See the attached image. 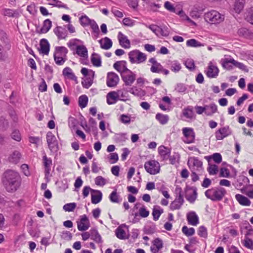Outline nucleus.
<instances>
[{"instance_id": "45", "label": "nucleus", "mask_w": 253, "mask_h": 253, "mask_svg": "<svg viewBox=\"0 0 253 253\" xmlns=\"http://www.w3.org/2000/svg\"><path fill=\"white\" fill-rule=\"evenodd\" d=\"M156 119L161 124H166L169 120V117L168 115H164L160 113H158L156 115Z\"/></svg>"}, {"instance_id": "51", "label": "nucleus", "mask_w": 253, "mask_h": 253, "mask_svg": "<svg viewBox=\"0 0 253 253\" xmlns=\"http://www.w3.org/2000/svg\"><path fill=\"white\" fill-rule=\"evenodd\" d=\"M49 1H50L49 4L51 5L58 7L59 8H64L65 9H68V7H67V5L64 4L61 1H59L58 0H49Z\"/></svg>"}, {"instance_id": "44", "label": "nucleus", "mask_w": 253, "mask_h": 253, "mask_svg": "<svg viewBox=\"0 0 253 253\" xmlns=\"http://www.w3.org/2000/svg\"><path fill=\"white\" fill-rule=\"evenodd\" d=\"M238 33L240 36L247 38H253V33L246 28H242L238 30Z\"/></svg>"}, {"instance_id": "21", "label": "nucleus", "mask_w": 253, "mask_h": 253, "mask_svg": "<svg viewBox=\"0 0 253 253\" xmlns=\"http://www.w3.org/2000/svg\"><path fill=\"white\" fill-rule=\"evenodd\" d=\"M53 31L59 40L65 39L67 37L68 32L64 27L57 26L54 29Z\"/></svg>"}, {"instance_id": "6", "label": "nucleus", "mask_w": 253, "mask_h": 253, "mask_svg": "<svg viewBox=\"0 0 253 253\" xmlns=\"http://www.w3.org/2000/svg\"><path fill=\"white\" fill-rule=\"evenodd\" d=\"M128 55L129 61L132 64H141L145 62L147 59V55L137 49L130 51Z\"/></svg>"}, {"instance_id": "14", "label": "nucleus", "mask_w": 253, "mask_h": 253, "mask_svg": "<svg viewBox=\"0 0 253 253\" xmlns=\"http://www.w3.org/2000/svg\"><path fill=\"white\" fill-rule=\"evenodd\" d=\"M46 141L49 149L55 150L58 148V142L55 136L50 131L46 134Z\"/></svg>"}, {"instance_id": "9", "label": "nucleus", "mask_w": 253, "mask_h": 253, "mask_svg": "<svg viewBox=\"0 0 253 253\" xmlns=\"http://www.w3.org/2000/svg\"><path fill=\"white\" fill-rule=\"evenodd\" d=\"M121 76L126 86H131L136 80V74L129 69L122 73Z\"/></svg>"}, {"instance_id": "5", "label": "nucleus", "mask_w": 253, "mask_h": 253, "mask_svg": "<svg viewBox=\"0 0 253 253\" xmlns=\"http://www.w3.org/2000/svg\"><path fill=\"white\" fill-rule=\"evenodd\" d=\"M175 193L176 198L170 205V209L172 211L180 209L184 202L183 191L181 187L177 186L175 189Z\"/></svg>"}, {"instance_id": "41", "label": "nucleus", "mask_w": 253, "mask_h": 253, "mask_svg": "<svg viewBox=\"0 0 253 253\" xmlns=\"http://www.w3.org/2000/svg\"><path fill=\"white\" fill-rule=\"evenodd\" d=\"M217 106L214 103L206 105L205 114L207 116H211L217 111Z\"/></svg>"}, {"instance_id": "47", "label": "nucleus", "mask_w": 253, "mask_h": 253, "mask_svg": "<svg viewBox=\"0 0 253 253\" xmlns=\"http://www.w3.org/2000/svg\"><path fill=\"white\" fill-rule=\"evenodd\" d=\"M109 200L112 203H120L121 199H120V196L117 192V189H115L110 194L109 197Z\"/></svg>"}, {"instance_id": "27", "label": "nucleus", "mask_w": 253, "mask_h": 253, "mask_svg": "<svg viewBox=\"0 0 253 253\" xmlns=\"http://www.w3.org/2000/svg\"><path fill=\"white\" fill-rule=\"evenodd\" d=\"M91 203L93 204H97L101 201L102 194L99 190H92V193H91Z\"/></svg>"}, {"instance_id": "30", "label": "nucleus", "mask_w": 253, "mask_h": 253, "mask_svg": "<svg viewBox=\"0 0 253 253\" xmlns=\"http://www.w3.org/2000/svg\"><path fill=\"white\" fill-rule=\"evenodd\" d=\"M203 11L202 8L198 4L194 5L190 12V15L194 19H198L200 17L201 12Z\"/></svg>"}, {"instance_id": "57", "label": "nucleus", "mask_w": 253, "mask_h": 253, "mask_svg": "<svg viewBox=\"0 0 253 253\" xmlns=\"http://www.w3.org/2000/svg\"><path fill=\"white\" fill-rule=\"evenodd\" d=\"M198 234L201 237L207 238L208 232L207 228L204 226H201L199 227Z\"/></svg>"}, {"instance_id": "3", "label": "nucleus", "mask_w": 253, "mask_h": 253, "mask_svg": "<svg viewBox=\"0 0 253 253\" xmlns=\"http://www.w3.org/2000/svg\"><path fill=\"white\" fill-rule=\"evenodd\" d=\"M81 25L83 27L90 26L92 29V37L93 39H96L99 37V29L96 22L93 19L89 18L86 15H83L79 18Z\"/></svg>"}, {"instance_id": "37", "label": "nucleus", "mask_w": 253, "mask_h": 253, "mask_svg": "<svg viewBox=\"0 0 253 253\" xmlns=\"http://www.w3.org/2000/svg\"><path fill=\"white\" fill-rule=\"evenodd\" d=\"M182 115L186 119L192 120L195 118V114L191 106H188L182 110Z\"/></svg>"}, {"instance_id": "61", "label": "nucleus", "mask_w": 253, "mask_h": 253, "mask_svg": "<svg viewBox=\"0 0 253 253\" xmlns=\"http://www.w3.org/2000/svg\"><path fill=\"white\" fill-rule=\"evenodd\" d=\"M8 58L7 52L4 50L3 47L0 44V60L2 61H5Z\"/></svg>"}, {"instance_id": "28", "label": "nucleus", "mask_w": 253, "mask_h": 253, "mask_svg": "<svg viewBox=\"0 0 253 253\" xmlns=\"http://www.w3.org/2000/svg\"><path fill=\"white\" fill-rule=\"evenodd\" d=\"M158 152L163 160H167L170 154V150L163 145L160 146L158 148Z\"/></svg>"}, {"instance_id": "59", "label": "nucleus", "mask_w": 253, "mask_h": 253, "mask_svg": "<svg viewBox=\"0 0 253 253\" xmlns=\"http://www.w3.org/2000/svg\"><path fill=\"white\" fill-rule=\"evenodd\" d=\"M76 204L75 203H71L65 204L63 207V210L66 211H72L76 207Z\"/></svg>"}, {"instance_id": "15", "label": "nucleus", "mask_w": 253, "mask_h": 253, "mask_svg": "<svg viewBox=\"0 0 253 253\" xmlns=\"http://www.w3.org/2000/svg\"><path fill=\"white\" fill-rule=\"evenodd\" d=\"M78 229L83 231L87 230L90 227L89 221L85 214L80 216V220L77 222Z\"/></svg>"}, {"instance_id": "16", "label": "nucleus", "mask_w": 253, "mask_h": 253, "mask_svg": "<svg viewBox=\"0 0 253 253\" xmlns=\"http://www.w3.org/2000/svg\"><path fill=\"white\" fill-rule=\"evenodd\" d=\"M250 180L248 178L244 175H240L238 177L236 183V187L242 192V190L245 189L249 186Z\"/></svg>"}, {"instance_id": "24", "label": "nucleus", "mask_w": 253, "mask_h": 253, "mask_svg": "<svg viewBox=\"0 0 253 253\" xmlns=\"http://www.w3.org/2000/svg\"><path fill=\"white\" fill-rule=\"evenodd\" d=\"M222 67L227 70H231L235 65V60L234 59H222L220 61Z\"/></svg>"}, {"instance_id": "4", "label": "nucleus", "mask_w": 253, "mask_h": 253, "mask_svg": "<svg viewBox=\"0 0 253 253\" xmlns=\"http://www.w3.org/2000/svg\"><path fill=\"white\" fill-rule=\"evenodd\" d=\"M205 20L211 24H219L224 20V15L215 10H211L204 14Z\"/></svg>"}, {"instance_id": "60", "label": "nucleus", "mask_w": 253, "mask_h": 253, "mask_svg": "<svg viewBox=\"0 0 253 253\" xmlns=\"http://www.w3.org/2000/svg\"><path fill=\"white\" fill-rule=\"evenodd\" d=\"M127 139L126 134L124 133L117 134L115 136V140L117 142L121 143L125 142Z\"/></svg>"}, {"instance_id": "1", "label": "nucleus", "mask_w": 253, "mask_h": 253, "mask_svg": "<svg viewBox=\"0 0 253 253\" xmlns=\"http://www.w3.org/2000/svg\"><path fill=\"white\" fill-rule=\"evenodd\" d=\"M3 183L7 192H14L21 185V176L18 172L14 170H7L4 173Z\"/></svg>"}, {"instance_id": "33", "label": "nucleus", "mask_w": 253, "mask_h": 253, "mask_svg": "<svg viewBox=\"0 0 253 253\" xmlns=\"http://www.w3.org/2000/svg\"><path fill=\"white\" fill-rule=\"evenodd\" d=\"M235 198L239 204L244 206H249L251 204L250 200L246 197L238 194L235 195Z\"/></svg>"}, {"instance_id": "36", "label": "nucleus", "mask_w": 253, "mask_h": 253, "mask_svg": "<svg viewBox=\"0 0 253 253\" xmlns=\"http://www.w3.org/2000/svg\"><path fill=\"white\" fill-rule=\"evenodd\" d=\"M3 15L8 17L17 18L20 15L19 12L17 10H14L9 8H4L3 9Z\"/></svg>"}, {"instance_id": "50", "label": "nucleus", "mask_w": 253, "mask_h": 253, "mask_svg": "<svg viewBox=\"0 0 253 253\" xmlns=\"http://www.w3.org/2000/svg\"><path fill=\"white\" fill-rule=\"evenodd\" d=\"M88 97L86 95H82L79 98V106L81 108H84L87 106Z\"/></svg>"}, {"instance_id": "7", "label": "nucleus", "mask_w": 253, "mask_h": 253, "mask_svg": "<svg viewBox=\"0 0 253 253\" xmlns=\"http://www.w3.org/2000/svg\"><path fill=\"white\" fill-rule=\"evenodd\" d=\"M188 165L192 171L202 173L203 171V162L197 157H190L188 159Z\"/></svg>"}, {"instance_id": "26", "label": "nucleus", "mask_w": 253, "mask_h": 253, "mask_svg": "<svg viewBox=\"0 0 253 253\" xmlns=\"http://www.w3.org/2000/svg\"><path fill=\"white\" fill-rule=\"evenodd\" d=\"M168 67L173 72L177 73L181 69L180 63L177 60H169L167 62Z\"/></svg>"}, {"instance_id": "17", "label": "nucleus", "mask_w": 253, "mask_h": 253, "mask_svg": "<svg viewBox=\"0 0 253 253\" xmlns=\"http://www.w3.org/2000/svg\"><path fill=\"white\" fill-rule=\"evenodd\" d=\"M42 164L44 168L45 175L47 176L51 170L52 161L50 158H48L45 154L42 156Z\"/></svg>"}, {"instance_id": "54", "label": "nucleus", "mask_w": 253, "mask_h": 253, "mask_svg": "<svg viewBox=\"0 0 253 253\" xmlns=\"http://www.w3.org/2000/svg\"><path fill=\"white\" fill-rule=\"evenodd\" d=\"M243 244L246 248L253 250V241L249 237H245Z\"/></svg>"}, {"instance_id": "38", "label": "nucleus", "mask_w": 253, "mask_h": 253, "mask_svg": "<svg viewBox=\"0 0 253 253\" xmlns=\"http://www.w3.org/2000/svg\"><path fill=\"white\" fill-rule=\"evenodd\" d=\"M244 17L247 22L253 25V6L246 9Z\"/></svg>"}, {"instance_id": "2", "label": "nucleus", "mask_w": 253, "mask_h": 253, "mask_svg": "<svg viewBox=\"0 0 253 253\" xmlns=\"http://www.w3.org/2000/svg\"><path fill=\"white\" fill-rule=\"evenodd\" d=\"M226 194V190L221 187H213L205 192L206 197L213 202L221 201Z\"/></svg>"}, {"instance_id": "63", "label": "nucleus", "mask_w": 253, "mask_h": 253, "mask_svg": "<svg viewBox=\"0 0 253 253\" xmlns=\"http://www.w3.org/2000/svg\"><path fill=\"white\" fill-rule=\"evenodd\" d=\"M54 59L55 63L59 65H63L66 61V58L62 57L59 56L57 54H54Z\"/></svg>"}, {"instance_id": "52", "label": "nucleus", "mask_w": 253, "mask_h": 253, "mask_svg": "<svg viewBox=\"0 0 253 253\" xmlns=\"http://www.w3.org/2000/svg\"><path fill=\"white\" fill-rule=\"evenodd\" d=\"M242 193L246 194L251 199H253V185H249L245 189L242 190Z\"/></svg>"}, {"instance_id": "25", "label": "nucleus", "mask_w": 253, "mask_h": 253, "mask_svg": "<svg viewBox=\"0 0 253 253\" xmlns=\"http://www.w3.org/2000/svg\"><path fill=\"white\" fill-rule=\"evenodd\" d=\"M40 52L44 55H48L49 51V44L47 40L42 39L40 43Z\"/></svg>"}, {"instance_id": "40", "label": "nucleus", "mask_w": 253, "mask_h": 253, "mask_svg": "<svg viewBox=\"0 0 253 253\" xmlns=\"http://www.w3.org/2000/svg\"><path fill=\"white\" fill-rule=\"evenodd\" d=\"M163 209H162L160 206H154L153 209L152 213L153 217V220L154 221L158 220L160 215L163 213Z\"/></svg>"}, {"instance_id": "22", "label": "nucleus", "mask_w": 253, "mask_h": 253, "mask_svg": "<svg viewBox=\"0 0 253 253\" xmlns=\"http://www.w3.org/2000/svg\"><path fill=\"white\" fill-rule=\"evenodd\" d=\"M126 227L125 224H122L119 226L115 230V234L118 238L121 240L127 239L128 238V235L126 234V231L123 229V227Z\"/></svg>"}, {"instance_id": "31", "label": "nucleus", "mask_w": 253, "mask_h": 253, "mask_svg": "<svg viewBox=\"0 0 253 253\" xmlns=\"http://www.w3.org/2000/svg\"><path fill=\"white\" fill-rule=\"evenodd\" d=\"M63 75L68 79L75 81L76 84L78 83L77 78L70 68L66 67L64 68L63 70Z\"/></svg>"}, {"instance_id": "35", "label": "nucleus", "mask_w": 253, "mask_h": 253, "mask_svg": "<svg viewBox=\"0 0 253 253\" xmlns=\"http://www.w3.org/2000/svg\"><path fill=\"white\" fill-rule=\"evenodd\" d=\"M99 42L100 44V47L102 49H109L112 46V41L108 37H105L99 41Z\"/></svg>"}, {"instance_id": "46", "label": "nucleus", "mask_w": 253, "mask_h": 253, "mask_svg": "<svg viewBox=\"0 0 253 253\" xmlns=\"http://www.w3.org/2000/svg\"><path fill=\"white\" fill-rule=\"evenodd\" d=\"M52 26V22L49 19H47L43 21V25L40 30L41 33H46L51 28Z\"/></svg>"}, {"instance_id": "53", "label": "nucleus", "mask_w": 253, "mask_h": 253, "mask_svg": "<svg viewBox=\"0 0 253 253\" xmlns=\"http://www.w3.org/2000/svg\"><path fill=\"white\" fill-rule=\"evenodd\" d=\"M9 126V123L7 120L1 117L0 118V130L4 131Z\"/></svg>"}, {"instance_id": "13", "label": "nucleus", "mask_w": 253, "mask_h": 253, "mask_svg": "<svg viewBox=\"0 0 253 253\" xmlns=\"http://www.w3.org/2000/svg\"><path fill=\"white\" fill-rule=\"evenodd\" d=\"M118 75L114 72H109L107 74L106 84L109 87L116 86L119 82Z\"/></svg>"}, {"instance_id": "56", "label": "nucleus", "mask_w": 253, "mask_h": 253, "mask_svg": "<svg viewBox=\"0 0 253 253\" xmlns=\"http://www.w3.org/2000/svg\"><path fill=\"white\" fill-rule=\"evenodd\" d=\"M95 183L98 186H103L107 183V180L102 176H98L95 178Z\"/></svg>"}, {"instance_id": "32", "label": "nucleus", "mask_w": 253, "mask_h": 253, "mask_svg": "<svg viewBox=\"0 0 253 253\" xmlns=\"http://www.w3.org/2000/svg\"><path fill=\"white\" fill-rule=\"evenodd\" d=\"M94 76V72L90 70L89 72V76L86 78L82 82V84L84 87L88 88L92 84L93 78Z\"/></svg>"}, {"instance_id": "20", "label": "nucleus", "mask_w": 253, "mask_h": 253, "mask_svg": "<svg viewBox=\"0 0 253 253\" xmlns=\"http://www.w3.org/2000/svg\"><path fill=\"white\" fill-rule=\"evenodd\" d=\"M21 157L22 155L19 151L14 150L9 155L7 161L10 163L16 164L19 162Z\"/></svg>"}, {"instance_id": "39", "label": "nucleus", "mask_w": 253, "mask_h": 253, "mask_svg": "<svg viewBox=\"0 0 253 253\" xmlns=\"http://www.w3.org/2000/svg\"><path fill=\"white\" fill-rule=\"evenodd\" d=\"M245 5V0H236L234 4V11L237 14H239L243 9Z\"/></svg>"}, {"instance_id": "18", "label": "nucleus", "mask_w": 253, "mask_h": 253, "mask_svg": "<svg viewBox=\"0 0 253 253\" xmlns=\"http://www.w3.org/2000/svg\"><path fill=\"white\" fill-rule=\"evenodd\" d=\"M118 40L120 45L125 48H129L130 47V42L127 37L124 35L122 32H119L118 33Z\"/></svg>"}, {"instance_id": "34", "label": "nucleus", "mask_w": 253, "mask_h": 253, "mask_svg": "<svg viewBox=\"0 0 253 253\" xmlns=\"http://www.w3.org/2000/svg\"><path fill=\"white\" fill-rule=\"evenodd\" d=\"M89 232H90L91 239L97 243H102V238L96 229L92 228L89 230Z\"/></svg>"}, {"instance_id": "55", "label": "nucleus", "mask_w": 253, "mask_h": 253, "mask_svg": "<svg viewBox=\"0 0 253 253\" xmlns=\"http://www.w3.org/2000/svg\"><path fill=\"white\" fill-rule=\"evenodd\" d=\"M182 231L187 236H192L195 233V229L193 228H188L186 226L182 227Z\"/></svg>"}, {"instance_id": "29", "label": "nucleus", "mask_w": 253, "mask_h": 253, "mask_svg": "<svg viewBox=\"0 0 253 253\" xmlns=\"http://www.w3.org/2000/svg\"><path fill=\"white\" fill-rule=\"evenodd\" d=\"M118 100H119L118 91L117 92L111 91L107 94V102L108 104H114Z\"/></svg>"}, {"instance_id": "42", "label": "nucleus", "mask_w": 253, "mask_h": 253, "mask_svg": "<svg viewBox=\"0 0 253 253\" xmlns=\"http://www.w3.org/2000/svg\"><path fill=\"white\" fill-rule=\"evenodd\" d=\"M91 62L93 66L100 67L101 66L100 56L96 53H93L91 56Z\"/></svg>"}, {"instance_id": "48", "label": "nucleus", "mask_w": 253, "mask_h": 253, "mask_svg": "<svg viewBox=\"0 0 253 253\" xmlns=\"http://www.w3.org/2000/svg\"><path fill=\"white\" fill-rule=\"evenodd\" d=\"M68 51V50L67 48L64 46H57L55 48L54 54H57L59 56H62L65 58Z\"/></svg>"}, {"instance_id": "12", "label": "nucleus", "mask_w": 253, "mask_h": 253, "mask_svg": "<svg viewBox=\"0 0 253 253\" xmlns=\"http://www.w3.org/2000/svg\"><path fill=\"white\" fill-rule=\"evenodd\" d=\"M219 70L218 68L213 64L212 62H210L208 65L205 70V73L209 78H216L219 74Z\"/></svg>"}, {"instance_id": "43", "label": "nucleus", "mask_w": 253, "mask_h": 253, "mask_svg": "<svg viewBox=\"0 0 253 253\" xmlns=\"http://www.w3.org/2000/svg\"><path fill=\"white\" fill-rule=\"evenodd\" d=\"M76 53L82 57H87V49L84 45H78L76 47Z\"/></svg>"}, {"instance_id": "8", "label": "nucleus", "mask_w": 253, "mask_h": 253, "mask_svg": "<svg viewBox=\"0 0 253 253\" xmlns=\"http://www.w3.org/2000/svg\"><path fill=\"white\" fill-rule=\"evenodd\" d=\"M144 168L147 172L155 175L160 172V166L157 161L150 160L145 162Z\"/></svg>"}, {"instance_id": "62", "label": "nucleus", "mask_w": 253, "mask_h": 253, "mask_svg": "<svg viewBox=\"0 0 253 253\" xmlns=\"http://www.w3.org/2000/svg\"><path fill=\"white\" fill-rule=\"evenodd\" d=\"M208 171L210 175H214L218 171L217 166L215 165H209Z\"/></svg>"}, {"instance_id": "58", "label": "nucleus", "mask_w": 253, "mask_h": 253, "mask_svg": "<svg viewBox=\"0 0 253 253\" xmlns=\"http://www.w3.org/2000/svg\"><path fill=\"white\" fill-rule=\"evenodd\" d=\"M185 65L190 71H193L195 68V62L193 59H188L185 62Z\"/></svg>"}, {"instance_id": "23", "label": "nucleus", "mask_w": 253, "mask_h": 253, "mask_svg": "<svg viewBox=\"0 0 253 253\" xmlns=\"http://www.w3.org/2000/svg\"><path fill=\"white\" fill-rule=\"evenodd\" d=\"M113 67L120 73L121 75L123 72H126L128 70L126 67V62L124 60L116 62L113 65Z\"/></svg>"}, {"instance_id": "10", "label": "nucleus", "mask_w": 253, "mask_h": 253, "mask_svg": "<svg viewBox=\"0 0 253 253\" xmlns=\"http://www.w3.org/2000/svg\"><path fill=\"white\" fill-rule=\"evenodd\" d=\"M182 130L184 136V142L187 144L193 143L195 139L194 129L191 127H184Z\"/></svg>"}, {"instance_id": "64", "label": "nucleus", "mask_w": 253, "mask_h": 253, "mask_svg": "<svg viewBox=\"0 0 253 253\" xmlns=\"http://www.w3.org/2000/svg\"><path fill=\"white\" fill-rule=\"evenodd\" d=\"M187 89L186 86L182 83L177 84L175 87V90L179 93L184 92Z\"/></svg>"}, {"instance_id": "11", "label": "nucleus", "mask_w": 253, "mask_h": 253, "mask_svg": "<svg viewBox=\"0 0 253 253\" xmlns=\"http://www.w3.org/2000/svg\"><path fill=\"white\" fill-rule=\"evenodd\" d=\"M232 130L229 126H226L219 128L215 132V136L217 140H221L232 134Z\"/></svg>"}, {"instance_id": "19", "label": "nucleus", "mask_w": 253, "mask_h": 253, "mask_svg": "<svg viewBox=\"0 0 253 253\" xmlns=\"http://www.w3.org/2000/svg\"><path fill=\"white\" fill-rule=\"evenodd\" d=\"M187 220L188 223L193 226H196L199 223V217L195 211H191L187 213Z\"/></svg>"}, {"instance_id": "49", "label": "nucleus", "mask_w": 253, "mask_h": 253, "mask_svg": "<svg viewBox=\"0 0 253 253\" xmlns=\"http://www.w3.org/2000/svg\"><path fill=\"white\" fill-rule=\"evenodd\" d=\"M187 46L197 47L204 46V44L195 39H191L186 42Z\"/></svg>"}]
</instances>
